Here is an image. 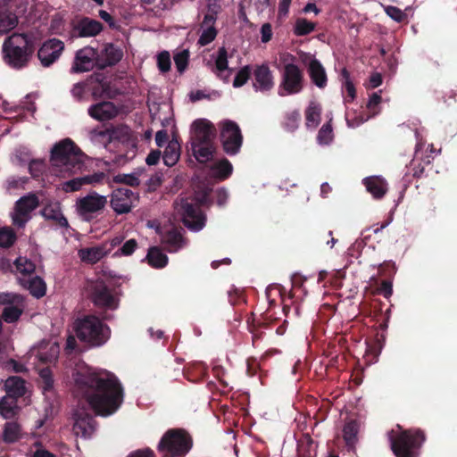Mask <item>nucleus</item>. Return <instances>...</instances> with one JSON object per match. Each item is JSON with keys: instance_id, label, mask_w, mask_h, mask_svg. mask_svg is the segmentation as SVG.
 Segmentation results:
<instances>
[{"instance_id": "1", "label": "nucleus", "mask_w": 457, "mask_h": 457, "mask_svg": "<svg viewBox=\"0 0 457 457\" xmlns=\"http://www.w3.org/2000/svg\"><path fill=\"white\" fill-rule=\"evenodd\" d=\"M73 394L103 417L116 412L124 397L123 387L114 374L91 367H82L75 372Z\"/></svg>"}, {"instance_id": "2", "label": "nucleus", "mask_w": 457, "mask_h": 457, "mask_svg": "<svg viewBox=\"0 0 457 457\" xmlns=\"http://www.w3.org/2000/svg\"><path fill=\"white\" fill-rule=\"evenodd\" d=\"M84 153L71 138L57 142L50 153L54 172L62 176L73 175L80 170L84 166Z\"/></svg>"}, {"instance_id": "3", "label": "nucleus", "mask_w": 457, "mask_h": 457, "mask_svg": "<svg viewBox=\"0 0 457 457\" xmlns=\"http://www.w3.org/2000/svg\"><path fill=\"white\" fill-rule=\"evenodd\" d=\"M217 129L213 123L206 119H197L191 125L190 150L197 162L205 163L215 154L214 139Z\"/></svg>"}, {"instance_id": "4", "label": "nucleus", "mask_w": 457, "mask_h": 457, "mask_svg": "<svg viewBox=\"0 0 457 457\" xmlns=\"http://www.w3.org/2000/svg\"><path fill=\"white\" fill-rule=\"evenodd\" d=\"M386 435L395 457H420V448L427 439L422 429H403L400 425H397V429H391Z\"/></svg>"}, {"instance_id": "5", "label": "nucleus", "mask_w": 457, "mask_h": 457, "mask_svg": "<svg viewBox=\"0 0 457 457\" xmlns=\"http://www.w3.org/2000/svg\"><path fill=\"white\" fill-rule=\"evenodd\" d=\"M34 50V43L27 34L13 33L3 43V60L11 68L20 70L28 65Z\"/></svg>"}, {"instance_id": "6", "label": "nucleus", "mask_w": 457, "mask_h": 457, "mask_svg": "<svg viewBox=\"0 0 457 457\" xmlns=\"http://www.w3.org/2000/svg\"><path fill=\"white\" fill-rule=\"evenodd\" d=\"M77 337L90 346L97 347L104 345L110 337V328L95 315H85L74 322Z\"/></svg>"}, {"instance_id": "7", "label": "nucleus", "mask_w": 457, "mask_h": 457, "mask_svg": "<svg viewBox=\"0 0 457 457\" xmlns=\"http://www.w3.org/2000/svg\"><path fill=\"white\" fill-rule=\"evenodd\" d=\"M193 447V438L184 428H170L162 436L157 450L170 457H185Z\"/></svg>"}, {"instance_id": "8", "label": "nucleus", "mask_w": 457, "mask_h": 457, "mask_svg": "<svg viewBox=\"0 0 457 457\" xmlns=\"http://www.w3.org/2000/svg\"><path fill=\"white\" fill-rule=\"evenodd\" d=\"M183 224L192 231H199L205 226L206 217L194 199L179 198L174 203Z\"/></svg>"}, {"instance_id": "9", "label": "nucleus", "mask_w": 457, "mask_h": 457, "mask_svg": "<svg viewBox=\"0 0 457 457\" xmlns=\"http://www.w3.org/2000/svg\"><path fill=\"white\" fill-rule=\"evenodd\" d=\"M304 85L303 70L294 63H286L281 71L278 95L285 96L300 93Z\"/></svg>"}, {"instance_id": "10", "label": "nucleus", "mask_w": 457, "mask_h": 457, "mask_svg": "<svg viewBox=\"0 0 457 457\" xmlns=\"http://www.w3.org/2000/svg\"><path fill=\"white\" fill-rule=\"evenodd\" d=\"M89 297L95 306L106 310H116L119 298L104 280L91 282L87 287Z\"/></svg>"}, {"instance_id": "11", "label": "nucleus", "mask_w": 457, "mask_h": 457, "mask_svg": "<svg viewBox=\"0 0 457 457\" xmlns=\"http://www.w3.org/2000/svg\"><path fill=\"white\" fill-rule=\"evenodd\" d=\"M220 140L227 154L233 156L240 152L243 135L237 122L227 120L221 123Z\"/></svg>"}, {"instance_id": "12", "label": "nucleus", "mask_w": 457, "mask_h": 457, "mask_svg": "<svg viewBox=\"0 0 457 457\" xmlns=\"http://www.w3.org/2000/svg\"><path fill=\"white\" fill-rule=\"evenodd\" d=\"M39 205L38 197L35 194H29L21 197L14 206V213L12 215V225L24 228L31 219V212Z\"/></svg>"}, {"instance_id": "13", "label": "nucleus", "mask_w": 457, "mask_h": 457, "mask_svg": "<svg viewBox=\"0 0 457 457\" xmlns=\"http://www.w3.org/2000/svg\"><path fill=\"white\" fill-rule=\"evenodd\" d=\"M107 204L106 196L100 195L93 191L84 197L77 200L78 213L86 220H88L93 213H96L104 209Z\"/></svg>"}, {"instance_id": "14", "label": "nucleus", "mask_w": 457, "mask_h": 457, "mask_svg": "<svg viewBox=\"0 0 457 457\" xmlns=\"http://www.w3.org/2000/svg\"><path fill=\"white\" fill-rule=\"evenodd\" d=\"M98 50L87 46L76 52L73 63L71 68V73H81L97 68Z\"/></svg>"}, {"instance_id": "15", "label": "nucleus", "mask_w": 457, "mask_h": 457, "mask_svg": "<svg viewBox=\"0 0 457 457\" xmlns=\"http://www.w3.org/2000/svg\"><path fill=\"white\" fill-rule=\"evenodd\" d=\"M64 50V43L58 38H50L43 43L37 51V57L44 67L54 63Z\"/></svg>"}, {"instance_id": "16", "label": "nucleus", "mask_w": 457, "mask_h": 457, "mask_svg": "<svg viewBox=\"0 0 457 457\" xmlns=\"http://www.w3.org/2000/svg\"><path fill=\"white\" fill-rule=\"evenodd\" d=\"M136 199L137 195L132 190L120 187L112 191L110 204L116 214L129 213Z\"/></svg>"}, {"instance_id": "17", "label": "nucleus", "mask_w": 457, "mask_h": 457, "mask_svg": "<svg viewBox=\"0 0 457 457\" xmlns=\"http://www.w3.org/2000/svg\"><path fill=\"white\" fill-rule=\"evenodd\" d=\"M122 50L112 43L104 46L101 51H98L97 69L104 70L107 67L116 65L122 58Z\"/></svg>"}, {"instance_id": "18", "label": "nucleus", "mask_w": 457, "mask_h": 457, "mask_svg": "<svg viewBox=\"0 0 457 457\" xmlns=\"http://www.w3.org/2000/svg\"><path fill=\"white\" fill-rule=\"evenodd\" d=\"M253 86L255 90L267 92L274 87V78L272 71L267 64L256 65L253 71Z\"/></svg>"}, {"instance_id": "19", "label": "nucleus", "mask_w": 457, "mask_h": 457, "mask_svg": "<svg viewBox=\"0 0 457 457\" xmlns=\"http://www.w3.org/2000/svg\"><path fill=\"white\" fill-rule=\"evenodd\" d=\"M74 433L83 438H89L94 433L96 425L93 416L85 411H78L74 414Z\"/></svg>"}, {"instance_id": "20", "label": "nucleus", "mask_w": 457, "mask_h": 457, "mask_svg": "<svg viewBox=\"0 0 457 457\" xmlns=\"http://www.w3.org/2000/svg\"><path fill=\"white\" fill-rule=\"evenodd\" d=\"M110 252L111 248H108V243L104 242L93 247L81 248L79 250L78 255L83 262L96 264Z\"/></svg>"}, {"instance_id": "21", "label": "nucleus", "mask_w": 457, "mask_h": 457, "mask_svg": "<svg viewBox=\"0 0 457 457\" xmlns=\"http://www.w3.org/2000/svg\"><path fill=\"white\" fill-rule=\"evenodd\" d=\"M88 114L96 120L106 121L117 116L118 109L113 103L104 101L90 106Z\"/></svg>"}, {"instance_id": "22", "label": "nucleus", "mask_w": 457, "mask_h": 457, "mask_svg": "<svg viewBox=\"0 0 457 457\" xmlns=\"http://www.w3.org/2000/svg\"><path fill=\"white\" fill-rule=\"evenodd\" d=\"M104 179V173L95 172L91 175L75 178L65 181L62 188L63 191L70 193L79 190L84 185H95L100 183Z\"/></svg>"}, {"instance_id": "23", "label": "nucleus", "mask_w": 457, "mask_h": 457, "mask_svg": "<svg viewBox=\"0 0 457 457\" xmlns=\"http://www.w3.org/2000/svg\"><path fill=\"white\" fill-rule=\"evenodd\" d=\"M367 191L376 200L382 199L388 190V184L385 179L379 176L367 177L362 180Z\"/></svg>"}, {"instance_id": "24", "label": "nucleus", "mask_w": 457, "mask_h": 457, "mask_svg": "<svg viewBox=\"0 0 457 457\" xmlns=\"http://www.w3.org/2000/svg\"><path fill=\"white\" fill-rule=\"evenodd\" d=\"M104 27L103 24L94 19L83 17L74 26V30L78 32L80 37H89L98 35Z\"/></svg>"}, {"instance_id": "25", "label": "nucleus", "mask_w": 457, "mask_h": 457, "mask_svg": "<svg viewBox=\"0 0 457 457\" xmlns=\"http://www.w3.org/2000/svg\"><path fill=\"white\" fill-rule=\"evenodd\" d=\"M308 74L312 83L319 88H324L327 86V73L325 68L318 59L313 58L310 61L308 65Z\"/></svg>"}, {"instance_id": "26", "label": "nucleus", "mask_w": 457, "mask_h": 457, "mask_svg": "<svg viewBox=\"0 0 457 457\" xmlns=\"http://www.w3.org/2000/svg\"><path fill=\"white\" fill-rule=\"evenodd\" d=\"M162 244L170 253L179 251L183 246V237L176 228H171L163 232L161 237Z\"/></svg>"}, {"instance_id": "27", "label": "nucleus", "mask_w": 457, "mask_h": 457, "mask_svg": "<svg viewBox=\"0 0 457 457\" xmlns=\"http://www.w3.org/2000/svg\"><path fill=\"white\" fill-rule=\"evenodd\" d=\"M217 77L228 83L229 81V75L233 69L228 67V52L225 47H220L218 50V55L215 60V69L212 71Z\"/></svg>"}, {"instance_id": "28", "label": "nucleus", "mask_w": 457, "mask_h": 457, "mask_svg": "<svg viewBox=\"0 0 457 457\" xmlns=\"http://www.w3.org/2000/svg\"><path fill=\"white\" fill-rule=\"evenodd\" d=\"M41 215L47 220L54 221L60 228H68L67 219L62 212L58 203L46 204L41 211Z\"/></svg>"}, {"instance_id": "29", "label": "nucleus", "mask_w": 457, "mask_h": 457, "mask_svg": "<svg viewBox=\"0 0 457 457\" xmlns=\"http://www.w3.org/2000/svg\"><path fill=\"white\" fill-rule=\"evenodd\" d=\"M20 284L26 289H28L31 295L36 298H41L46 295V285L43 278L38 276L32 278H19Z\"/></svg>"}, {"instance_id": "30", "label": "nucleus", "mask_w": 457, "mask_h": 457, "mask_svg": "<svg viewBox=\"0 0 457 457\" xmlns=\"http://www.w3.org/2000/svg\"><path fill=\"white\" fill-rule=\"evenodd\" d=\"M232 172V163L227 158L218 160L210 167L211 176L220 181L228 179L231 176Z\"/></svg>"}, {"instance_id": "31", "label": "nucleus", "mask_w": 457, "mask_h": 457, "mask_svg": "<svg viewBox=\"0 0 457 457\" xmlns=\"http://www.w3.org/2000/svg\"><path fill=\"white\" fill-rule=\"evenodd\" d=\"M89 87L88 90H91L92 96L94 99H98L102 97L111 98V87L110 83L104 79H94L91 76L89 79Z\"/></svg>"}, {"instance_id": "32", "label": "nucleus", "mask_w": 457, "mask_h": 457, "mask_svg": "<svg viewBox=\"0 0 457 457\" xmlns=\"http://www.w3.org/2000/svg\"><path fill=\"white\" fill-rule=\"evenodd\" d=\"M6 395L16 399L26 393L25 381L20 377H10L4 383Z\"/></svg>"}, {"instance_id": "33", "label": "nucleus", "mask_w": 457, "mask_h": 457, "mask_svg": "<svg viewBox=\"0 0 457 457\" xmlns=\"http://www.w3.org/2000/svg\"><path fill=\"white\" fill-rule=\"evenodd\" d=\"M17 400L18 399L7 395L0 399V415L4 419L10 420L17 415L19 411Z\"/></svg>"}, {"instance_id": "34", "label": "nucleus", "mask_w": 457, "mask_h": 457, "mask_svg": "<svg viewBox=\"0 0 457 457\" xmlns=\"http://www.w3.org/2000/svg\"><path fill=\"white\" fill-rule=\"evenodd\" d=\"M207 375V368L203 362H195L184 369V376L191 382H198Z\"/></svg>"}, {"instance_id": "35", "label": "nucleus", "mask_w": 457, "mask_h": 457, "mask_svg": "<svg viewBox=\"0 0 457 457\" xmlns=\"http://www.w3.org/2000/svg\"><path fill=\"white\" fill-rule=\"evenodd\" d=\"M180 156V145L177 140H171L168 143L166 146L162 160L166 166L172 167L174 166Z\"/></svg>"}, {"instance_id": "36", "label": "nucleus", "mask_w": 457, "mask_h": 457, "mask_svg": "<svg viewBox=\"0 0 457 457\" xmlns=\"http://www.w3.org/2000/svg\"><path fill=\"white\" fill-rule=\"evenodd\" d=\"M146 259L149 265L155 269H162L168 263V256L157 246L149 248Z\"/></svg>"}, {"instance_id": "37", "label": "nucleus", "mask_w": 457, "mask_h": 457, "mask_svg": "<svg viewBox=\"0 0 457 457\" xmlns=\"http://www.w3.org/2000/svg\"><path fill=\"white\" fill-rule=\"evenodd\" d=\"M21 436V426L15 421H9L4 424L3 440L7 444L17 442Z\"/></svg>"}, {"instance_id": "38", "label": "nucleus", "mask_w": 457, "mask_h": 457, "mask_svg": "<svg viewBox=\"0 0 457 457\" xmlns=\"http://www.w3.org/2000/svg\"><path fill=\"white\" fill-rule=\"evenodd\" d=\"M321 108L320 106L312 102L305 110V125L307 128H316L320 121Z\"/></svg>"}, {"instance_id": "39", "label": "nucleus", "mask_w": 457, "mask_h": 457, "mask_svg": "<svg viewBox=\"0 0 457 457\" xmlns=\"http://www.w3.org/2000/svg\"><path fill=\"white\" fill-rule=\"evenodd\" d=\"M359 425L356 420L346 422L343 428V437L348 446H353L357 441Z\"/></svg>"}, {"instance_id": "40", "label": "nucleus", "mask_w": 457, "mask_h": 457, "mask_svg": "<svg viewBox=\"0 0 457 457\" xmlns=\"http://www.w3.org/2000/svg\"><path fill=\"white\" fill-rule=\"evenodd\" d=\"M22 304L5 306L2 312V319L7 323L17 321L23 312Z\"/></svg>"}, {"instance_id": "41", "label": "nucleus", "mask_w": 457, "mask_h": 457, "mask_svg": "<svg viewBox=\"0 0 457 457\" xmlns=\"http://www.w3.org/2000/svg\"><path fill=\"white\" fill-rule=\"evenodd\" d=\"M315 28L316 24L314 22L310 21L304 18H299L295 21L294 33L296 36L303 37L314 31Z\"/></svg>"}, {"instance_id": "42", "label": "nucleus", "mask_w": 457, "mask_h": 457, "mask_svg": "<svg viewBox=\"0 0 457 457\" xmlns=\"http://www.w3.org/2000/svg\"><path fill=\"white\" fill-rule=\"evenodd\" d=\"M300 120L301 114L299 111L294 110L288 112L285 114L284 121L282 123L283 128L289 132H293L298 128Z\"/></svg>"}, {"instance_id": "43", "label": "nucleus", "mask_w": 457, "mask_h": 457, "mask_svg": "<svg viewBox=\"0 0 457 457\" xmlns=\"http://www.w3.org/2000/svg\"><path fill=\"white\" fill-rule=\"evenodd\" d=\"M17 236L13 229L9 227L0 228V247L9 248L15 243Z\"/></svg>"}, {"instance_id": "44", "label": "nucleus", "mask_w": 457, "mask_h": 457, "mask_svg": "<svg viewBox=\"0 0 457 457\" xmlns=\"http://www.w3.org/2000/svg\"><path fill=\"white\" fill-rule=\"evenodd\" d=\"M14 264L17 270L24 276H30L32 273H34L36 269L35 263L26 257H18L15 260Z\"/></svg>"}, {"instance_id": "45", "label": "nucleus", "mask_w": 457, "mask_h": 457, "mask_svg": "<svg viewBox=\"0 0 457 457\" xmlns=\"http://www.w3.org/2000/svg\"><path fill=\"white\" fill-rule=\"evenodd\" d=\"M40 387L44 394L50 392L54 388V378L49 368H44L39 371Z\"/></svg>"}, {"instance_id": "46", "label": "nucleus", "mask_w": 457, "mask_h": 457, "mask_svg": "<svg viewBox=\"0 0 457 457\" xmlns=\"http://www.w3.org/2000/svg\"><path fill=\"white\" fill-rule=\"evenodd\" d=\"M252 73L253 71L250 65H245L242 67L236 74V77L233 80V87H243L249 80Z\"/></svg>"}, {"instance_id": "47", "label": "nucleus", "mask_w": 457, "mask_h": 457, "mask_svg": "<svg viewBox=\"0 0 457 457\" xmlns=\"http://www.w3.org/2000/svg\"><path fill=\"white\" fill-rule=\"evenodd\" d=\"M46 168V162L42 159H33L29 162V171L33 179L41 177Z\"/></svg>"}, {"instance_id": "48", "label": "nucleus", "mask_w": 457, "mask_h": 457, "mask_svg": "<svg viewBox=\"0 0 457 457\" xmlns=\"http://www.w3.org/2000/svg\"><path fill=\"white\" fill-rule=\"evenodd\" d=\"M333 129L330 122L325 123L319 130L317 140L320 145H328L333 139Z\"/></svg>"}, {"instance_id": "49", "label": "nucleus", "mask_w": 457, "mask_h": 457, "mask_svg": "<svg viewBox=\"0 0 457 457\" xmlns=\"http://www.w3.org/2000/svg\"><path fill=\"white\" fill-rule=\"evenodd\" d=\"M173 59H174V62H175L177 71L181 74L187 68L188 61H189V51L187 49H184V50L175 54Z\"/></svg>"}, {"instance_id": "50", "label": "nucleus", "mask_w": 457, "mask_h": 457, "mask_svg": "<svg viewBox=\"0 0 457 457\" xmlns=\"http://www.w3.org/2000/svg\"><path fill=\"white\" fill-rule=\"evenodd\" d=\"M384 11L393 21L401 23L407 20V14L400 8L394 5H385Z\"/></svg>"}, {"instance_id": "51", "label": "nucleus", "mask_w": 457, "mask_h": 457, "mask_svg": "<svg viewBox=\"0 0 457 457\" xmlns=\"http://www.w3.org/2000/svg\"><path fill=\"white\" fill-rule=\"evenodd\" d=\"M426 165H429V161L427 162L426 163H422L415 160L411 161L408 168L409 171L408 173L405 174V177H408L409 174H411L413 178H422L425 173Z\"/></svg>"}, {"instance_id": "52", "label": "nucleus", "mask_w": 457, "mask_h": 457, "mask_svg": "<svg viewBox=\"0 0 457 457\" xmlns=\"http://www.w3.org/2000/svg\"><path fill=\"white\" fill-rule=\"evenodd\" d=\"M171 61L168 51H162L157 55V67L162 73H167L170 71Z\"/></svg>"}, {"instance_id": "53", "label": "nucleus", "mask_w": 457, "mask_h": 457, "mask_svg": "<svg viewBox=\"0 0 457 457\" xmlns=\"http://www.w3.org/2000/svg\"><path fill=\"white\" fill-rule=\"evenodd\" d=\"M137 248V242L136 239L131 238L126 241L121 247H120L113 254V256H129Z\"/></svg>"}, {"instance_id": "54", "label": "nucleus", "mask_w": 457, "mask_h": 457, "mask_svg": "<svg viewBox=\"0 0 457 457\" xmlns=\"http://www.w3.org/2000/svg\"><path fill=\"white\" fill-rule=\"evenodd\" d=\"M23 297L18 294L0 293V304L11 306L13 304H22Z\"/></svg>"}, {"instance_id": "55", "label": "nucleus", "mask_w": 457, "mask_h": 457, "mask_svg": "<svg viewBox=\"0 0 457 457\" xmlns=\"http://www.w3.org/2000/svg\"><path fill=\"white\" fill-rule=\"evenodd\" d=\"M218 34L215 27H205L199 37L198 44L202 46H207L212 43Z\"/></svg>"}, {"instance_id": "56", "label": "nucleus", "mask_w": 457, "mask_h": 457, "mask_svg": "<svg viewBox=\"0 0 457 457\" xmlns=\"http://www.w3.org/2000/svg\"><path fill=\"white\" fill-rule=\"evenodd\" d=\"M88 87L89 80L87 79L85 81L74 84L71 92L73 97H75L77 100H81L83 98L85 91L88 90Z\"/></svg>"}, {"instance_id": "57", "label": "nucleus", "mask_w": 457, "mask_h": 457, "mask_svg": "<svg viewBox=\"0 0 457 457\" xmlns=\"http://www.w3.org/2000/svg\"><path fill=\"white\" fill-rule=\"evenodd\" d=\"M248 329L252 334V343L253 346L257 345V342L262 339L264 331L255 325L254 320L252 323L248 322Z\"/></svg>"}, {"instance_id": "58", "label": "nucleus", "mask_w": 457, "mask_h": 457, "mask_svg": "<svg viewBox=\"0 0 457 457\" xmlns=\"http://www.w3.org/2000/svg\"><path fill=\"white\" fill-rule=\"evenodd\" d=\"M117 181L130 187H137L140 184L139 179L135 174L118 175Z\"/></svg>"}, {"instance_id": "59", "label": "nucleus", "mask_w": 457, "mask_h": 457, "mask_svg": "<svg viewBox=\"0 0 457 457\" xmlns=\"http://www.w3.org/2000/svg\"><path fill=\"white\" fill-rule=\"evenodd\" d=\"M378 293L385 298H389L393 294V285L389 280H383L378 287Z\"/></svg>"}, {"instance_id": "60", "label": "nucleus", "mask_w": 457, "mask_h": 457, "mask_svg": "<svg viewBox=\"0 0 457 457\" xmlns=\"http://www.w3.org/2000/svg\"><path fill=\"white\" fill-rule=\"evenodd\" d=\"M381 96L378 93H373L367 104V108L372 112L371 116H375L378 112L375 110L381 102Z\"/></svg>"}, {"instance_id": "61", "label": "nucleus", "mask_w": 457, "mask_h": 457, "mask_svg": "<svg viewBox=\"0 0 457 457\" xmlns=\"http://www.w3.org/2000/svg\"><path fill=\"white\" fill-rule=\"evenodd\" d=\"M261 34L262 43H268L269 41H270L273 35L271 24L269 22L262 24L261 28Z\"/></svg>"}, {"instance_id": "62", "label": "nucleus", "mask_w": 457, "mask_h": 457, "mask_svg": "<svg viewBox=\"0 0 457 457\" xmlns=\"http://www.w3.org/2000/svg\"><path fill=\"white\" fill-rule=\"evenodd\" d=\"M216 20L217 12L213 10H209L208 12L204 17L202 27H214Z\"/></svg>"}, {"instance_id": "63", "label": "nucleus", "mask_w": 457, "mask_h": 457, "mask_svg": "<svg viewBox=\"0 0 457 457\" xmlns=\"http://www.w3.org/2000/svg\"><path fill=\"white\" fill-rule=\"evenodd\" d=\"M275 322L276 320H270L268 317H262L257 320H254L255 325L258 326L260 328L263 329V331L265 329L271 328Z\"/></svg>"}, {"instance_id": "64", "label": "nucleus", "mask_w": 457, "mask_h": 457, "mask_svg": "<svg viewBox=\"0 0 457 457\" xmlns=\"http://www.w3.org/2000/svg\"><path fill=\"white\" fill-rule=\"evenodd\" d=\"M129 457H155V454L152 449L145 448L131 453Z\"/></svg>"}]
</instances>
